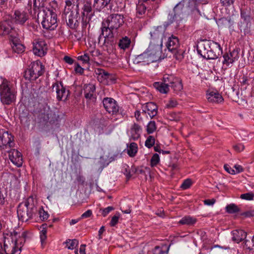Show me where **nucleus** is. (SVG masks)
<instances>
[{
	"mask_svg": "<svg viewBox=\"0 0 254 254\" xmlns=\"http://www.w3.org/2000/svg\"><path fill=\"white\" fill-rule=\"evenodd\" d=\"M92 214V212L91 210H87L83 213L81 216V218H87L90 217Z\"/></svg>",
	"mask_w": 254,
	"mask_h": 254,
	"instance_id": "69168bd1",
	"label": "nucleus"
},
{
	"mask_svg": "<svg viewBox=\"0 0 254 254\" xmlns=\"http://www.w3.org/2000/svg\"><path fill=\"white\" fill-rule=\"evenodd\" d=\"M42 115L44 121H49L50 123L54 122L57 118L55 113L47 105L44 107Z\"/></svg>",
	"mask_w": 254,
	"mask_h": 254,
	"instance_id": "412c9836",
	"label": "nucleus"
},
{
	"mask_svg": "<svg viewBox=\"0 0 254 254\" xmlns=\"http://www.w3.org/2000/svg\"><path fill=\"white\" fill-rule=\"evenodd\" d=\"M10 21L5 20L0 22V35H9L12 38L10 40L12 50L18 54L21 53L24 51V46L20 44L18 39L13 35L14 30Z\"/></svg>",
	"mask_w": 254,
	"mask_h": 254,
	"instance_id": "20e7f679",
	"label": "nucleus"
},
{
	"mask_svg": "<svg viewBox=\"0 0 254 254\" xmlns=\"http://www.w3.org/2000/svg\"><path fill=\"white\" fill-rule=\"evenodd\" d=\"M240 198L246 200H252L254 198V193L252 192H249L241 194Z\"/></svg>",
	"mask_w": 254,
	"mask_h": 254,
	"instance_id": "3c124183",
	"label": "nucleus"
},
{
	"mask_svg": "<svg viewBox=\"0 0 254 254\" xmlns=\"http://www.w3.org/2000/svg\"><path fill=\"white\" fill-rule=\"evenodd\" d=\"M179 45V41L177 37L172 35L168 38L166 43V47L170 52L175 54Z\"/></svg>",
	"mask_w": 254,
	"mask_h": 254,
	"instance_id": "4be33fe9",
	"label": "nucleus"
},
{
	"mask_svg": "<svg viewBox=\"0 0 254 254\" xmlns=\"http://www.w3.org/2000/svg\"><path fill=\"white\" fill-rule=\"evenodd\" d=\"M168 118L171 121H178L180 120L181 117L180 113L172 112L169 114Z\"/></svg>",
	"mask_w": 254,
	"mask_h": 254,
	"instance_id": "de8ad7c7",
	"label": "nucleus"
},
{
	"mask_svg": "<svg viewBox=\"0 0 254 254\" xmlns=\"http://www.w3.org/2000/svg\"><path fill=\"white\" fill-rule=\"evenodd\" d=\"M32 44L33 52L35 55L43 57L47 54L48 45L43 39H35L33 40Z\"/></svg>",
	"mask_w": 254,
	"mask_h": 254,
	"instance_id": "9b49d317",
	"label": "nucleus"
},
{
	"mask_svg": "<svg viewBox=\"0 0 254 254\" xmlns=\"http://www.w3.org/2000/svg\"><path fill=\"white\" fill-rule=\"evenodd\" d=\"M174 90L176 92L181 91L183 89V85L179 78L176 77L171 86Z\"/></svg>",
	"mask_w": 254,
	"mask_h": 254,
	"instance_id": "e433bc0d",
	"label": "nucleus"
},
{
	"mask_svg": "<svg viewBox=\"0 0 254 254\" xmlns=\"http://www.w3.org/2000/svg\"><path fill=\"white\" fill-rule=\"evenodd\" d=\"M154 87L162 94H166L169 90V87L162 82H155L153 83Z\"/></svg>",
	"mask_w": 254,
	"mask_h": 254,
	"instance_id": "7c9ffc66",
	"label": "nucleus"
},
{
	"mask_svg": "<svg viewBox=\"0 0 254 254\" xmlns=\"http://www.w3.org/2000/svg\"><path fill=\"white\" fill-rule=\"evenodd\" d=\"M13 136L4 129H0V148L5 149L14 146Z\"/></svg>",
	"mask_w": 254,
	"mask_h": 254,
	"instance_id": "f8f14e48",
	"label": "nucleus"
},
{
	"mask_svg": "<svg viewBox=\"0 0 254 254\" xmlns=\"http://www.w3.org/2000/svg\"><path fill=\"white\" fill-rule=\"evenodd\" d=\"M124 17L121 14H112L102 22V33L98 38L99 44H101V40L104 39L103 45H105L106 38L113 37V31L117 30L124 23Z\"/></svg>",
	"mask_w": 254,
	"mask_h": 254,
	"instance_id": "f257e3e1",
	"label": "nucleus"
},
{
	"mask_svg": "<svg viewBox=\"0 0 254 254\" xmlns=\"http://www.w3.org/2000/svg\"><path fill=\"white\" fill-rule=\"evenodd\" d=\"M13 19L16 24L23 25L28 19V13L21 10H16L13 15Z\"/></svg>",
	"mask_w": 254,
	"mask_h": 254,
	"instance_id": "aec40b11",
	"label": "nucleus"
},
{
	"mask_svg": "<svg viewBox=\"0 0 254 254\" xmlns=\"http://www.w3.org/2000/svg\"><path fill=\"white\" fill-rule=\"evenodd\" d=\"M44 66L38 61L33 62L25 72V77L30 80H35L44 73Z\"/></svg>",
	"mask_w": 254,
	"mask_h": 254,
	"instance_id": "1a4fd4ad",
	"label": "nucleus"
},
{
	"mask_svg": "<svg viewBox=\"0 0 254 254\" xmlns=\"http://www.w3.org/2000/svg\"><path fill=\"white\" fill-rule=\"evenodd\" d=\"M134 117L137 121H141L142 120V118L141 117V112L138 110H136L134 112Z\"/></svg>",
	"mask_w": 254,
	"mask_h": 254,
	"instance_id": "774afa93",
	"label": "nucleus"
},
{
	"mask_svg": "<svg viewBox=\"0 0 254 254\" xmlns=\"http://www.w3.org/2000/svg\"><path fill=\"white\" fill-rule=\"evenodd\" d=\"M39 217L42 221L46 220L48 219L49 215L47 211H45L43 208H40L38 210Z\"/></svg>",
	"mask_w": 254,
	"mask_h": 254,
	"instance_id": "49530a36",
	"label": "nucleus"
},
{
	"mask_svg": "<svg viewBox=\"0 0 254 254\" xmlns=\"http://www.w3.org/2000/svg\"><path fill=\"white\" fill-rule=\"evenodd\" d=\"M88 52L90 58V61L91 62L95 61L101 55L99 50L96 48L94 50L88 51Z\"/></svg>",
	"mask_w": 254,
	"mask_h": 254,
	"instance_id": "ea45409f",
	"label": "nucleus"
},
{
	"mask_svg": "<svg viewBox=\"0 0 254 254\" xmlns=\"http://www.w3.org/2000/svg\"><path fill=\"white\" fill-rule=\"evenodd\" d=\"M170 246L167 245H161L156 246L153 250V254H167Z\"/></svg>",
	"mask_w": 254,
	"mask_h": 254,
	"instance_id": "473e14b6",
	"label": "nucleus"
},
{
	"mask_svg": "<svg viewBox=\"0 0 254 254\" xmlns=\"http://www.w3.org/2000/svg\"><path fill=\"white\" fill-rule=\"evenodd\" d=\"M67 24L68 26L72 29L75 28L79 25V22L78 19V16L76 14L74 15L72 12H71L68 16V21Z\"/></svg>",
	"mask_w": 254,
	"mask_h": 254,
	"instance_id": "c756f323",
	"label": "nucleus"
},
{
	"mask_svg": "<svg viewBox=\"0 0 254 254\" xmlns=\"http://www.w3.org/2000/svg\"><path fill=\"white\" fill-rule=\"evenodd\" d=\"M204 59H206L207 60H213L217 58V56L214 53V52L211 50V49L207 52L205 56L203 57Z\"/></svg>",
	"mask_w": 254,
	"mask_h": 254,
	"instance_id": "603ef678",
	"label": "nucleus"
},
{
	"mask_svg": "<svg viewBox=\"0 0 254 254\" xmlns=\"http://www.w3.org/2000/svg\"><path fill=\"white\" fill-rule=\"evenodd\" d=\"M53 89L57 93V99L58 101H65L67 99L69 92V90L64 87L61 82H56L53 84Z\"/></svg>",
	"mask_w": 254,
	"mask_h": 254,
	"instance_id": "ddd939ff",
	"label": "nucleus"
},
{
	"mask_svg": "<svg viewBox=\"0 0 254 254\" xmlns=\"http://www.w3.org/2000/svg\"><path fill=\"white\" fill-rule=\"evenodd\" d=\"M210 42L208 40H203L198 43L197 46V51L202 57L205 56L206 54L210 49Z\"/></svg>",
	"mask_w": 254,
	"mask_h": 254,
	"instance_id": "b1692460",
	"label": "nucleus"
},
{
	"mask_svg": "<svg viewBox=\"0 0 254 254\" xmlns=\"http://www.w3.org/2000/svg\"><path fill=\"white\" fill-rule=\"evenodd\" d=\"M192 184V180L190 179H187L183 181L180 188L183 190H186L189 189Z\"/></svg>",
	"mask_w": 254,
	"mask_h": 254,
	"instance_id": "c03bdc74",
	"label": "nucleus"
},
{
	"mask_svg": "<svg viewBox=\"0 0 254 254\" xmlns=\"http://www.w3.org/2000/svg\"><path fill=\"white\" fill-rule=\"evenodd\" d=\"M184 2L180 1L174 8L173 13L169 14L168 16V21L166 23V26L175 23L176 27H178L183 20L184 15Z\"/></svg>",
	"mask_w": 254,
	"mask_h": 254,
	"instance_id": "6e6552de",
	"label": "nucleus"
},
{
	"mask_svg": "<svg viewBox=\"0 0 254 254\" xmlns=\"http://www.w3.org/2000/svg\"><path fill=\"white\" fill-rule=\"evenodd\" d=\"M42 17L41 24L43 28L50 31L55 30L58 26L57 15L56 9L45 7L38 14Z\"/></svg>",
	"mask_w": 254,
	"mask_h": 254,
	"instance_id": "39448f33",
	"label": "nucleus"
},
{
	"mask_svg": "<svg viewBox=\"0 0 254 254\" xmlns=\"http://www.w3.org/2000/svg\"><path fill=\"white\" fill-rule=\"evenodd\" d=\"M82 20L83 26H86L91 19L92 14L91 3L89 1H85L82 7Z\"/></svg>",
	"mask_w": 254,
	"mask_h": 254,
	"instance_id": "dca6fc26",
	"label": "nucleus"
},
{
	"mask_svg": "<svg viewBox=\"0 0 254 254\" xmlns=\"http://www.w3.org/2000/svg\"><path fill=\"white\" fill-rule=\"evenodd\" d=\"M163 44L158 43L154 40L150 41L149 45L146 50L152 57L155 62L164 59L162 56Z\"/></svg>",
	"mask_w": 254,
	"mask_h": 254,
	"instance_id": "9d476101",
	"label": "nucleus"
},
{
	"mask_svg": "<svg viewBox=\"0 0 254 254\" xmlns=\"http://www.w3.org/2000/svg\"><path fill=\"white\" fill-rule=\"evenodd\" d=\"M176 78L172 75L165 74L163 76L162 82L169 87Z\"/></svg>",
	"mask_w": 254,
	"mask_h": 254,
	"instance_id": "58836bf2",
	"label": "nucleus"
},
{
	"mask_svg": "<svg viewBox=\"0 0 254 254\" xmlns=\"http://www.w3.org/2000/svg\"><path fill=\"white\" fill-rule=\"evenodd\" d=\"M114 210V207L112 206H108L104 209H101V214L104 216H106L111 211Z\"/></svg>",
	"mask_w": 254,
	"mask_h": 254,
	"instance_id": "13d9d810",
	"label": "nucleus"
},
{
	"mask_svg": "<svg viewBox=\"0 0 254 254\" xmlns=\"http://www.w3.org/2000/svg\"><path fill=\"white\" fill-rule=\"evenodd\" d=\"M234 168L235 170L231 169V171L229 172V174L234 175L242 172L244 171V169L242 166L239 165H235L234 166Z\"/></svg>",
	"mask_w": 254,
	"mask_h": 254,
	"instance_id": "864d4df0",
	"label": "nucleus"
},
{
	"mask_svg": "<svg viewBox=\"0 0 254 254\" xmlns=\"http://www.w3.org/2000/svg\"><path fill=\"white\" fill-rule=\"evenodd\" d=\"M78 60L82 62L83 64H88L90 61V56L88 53H85L84 55L79 56L77 58Z\"/></svg>",
	"mask_w": 254,
	"mask_h": 254,
	"instance_id": "8fccbe9b",
	"label": "nucleus"
},
{
	"mask_svg": "<svg viewBox=\"0 0 254 254\" xmlns=\"http://www.w3.org/2000/svg\"><path fill=\"white\" fill-rule=\"evenodd\" d=\"M117 45L121 50L125 51L130 48L131 45V39L127 36H123L119 39Z\"/></svg>",
	"mask_w": 254,
	"mask_h": 254,
	"instance_id": "393cba45",
	"label": "nucleus"
},
{
	"mask_svg": "<svg viewBox=\"0 0 254 254\" xmlns=\"http://www.w3.org/2000/svg\"><path fill=\"white\" fill-rule=\"evenodd\" d=\"M206 97L209 102L218 103L221 102L222 99V96L217 91H208L206 94Z\"/></svg>",
	"mask_w": 254,
	"mask_h": 254,
	"instance_id": "cd10ccee",
	"label": "nucleus"
},
{
	"mask_svg": "<svg viewBox=\"0 0 254 254\" xmlns=\"http://www.w3.org/2000/svg\"><path fill=\"white\" fill-rule=\"evenodd\" d=\"M136 16L138 18H141L146 12V6L142 3H138L136 5Z\"/></svg>",
	"mask_w": 254,
	"mask_h": 254,
	"instance_id": "4c0bfd02",
	"label": "nucleus"
},
{
	"mask_svg": "<svg viewBox=\"0 0 254 254\" xmlns=\"http://www.w3.org/2000/svg\"><path fill=\"white\" fill-rule=\"evenodd\" d=\"M88 51L92 50L96 48V42L91 38L88 39L87 44Z\"/></svg>",
	"mask_w": 254,
	"mask_h": 254,
	"instance_id": "5fc2aeb1",
	"label": "nucleus"
},
{
	"mask_svg": "<svg viewBox=\"0 0 254 254\" xmlns=\"http://www.w3.org/2000/svg\"><path fill=\"white\" fill-rule=\"evenodd\" d=\"M177 101L174 99H170L166 104V107L168 108H174L177 105Z\"/></svg>",
	"mask_w": 254,
	"mask_h": 254,
	"instance_id": "4d7b16f0",
	"label": "nucleus"
},
{
	"mask_svg": "<svg viewBox=\"0 0 254 254\" xmlns=\"http://www.w3.org/2000/svg\"><path fill=\"white\" fill-rule=\"evenodd\" d=\"M138 151V146L136 143L131 142L127 145V152L129 156L134 157Z\"/></svg>",
	"mask_w": 254,
	"mask_h": 254,
	"instance_id": "f704fd0d",
	"label": "nucleus"
},
{
	"mask_svg": "<svg viewBox=\"0 0 254 254\" xmlns=\"http://www.w3.org/2000/svg\"><path fill=\"white\" fill-rule=\"evenodd\" d=\"M25 232L21 234L15 231L11 233L10 235L5 238L3 250L5 254H15L21 251V248L25 241Z\"/></svg>",
	"mask_w": 254,
	"mask_h": 254,
	"instance_id": "f03ea898",
	"label": "nucleus"
},
{
	"mask_svg": "<svg viewBox=\"0 0 254 254\" xmlns=\"http://www.w3.org/2000/svg\"><path fill=\"white\" fill-rule=\"evenodd\" d=\"M234 148L236 151L241 152L244 149L245 146L242 143H238L234 146Z\"/></svg>",
	"mask_w": 254,
	"mask_h": 254,
	"instance_id": "e2e57ef3",
	"label": "nucleus"
},
{
	"mask_svg": "<svg viewBox=\"0 0 254 254\" xmlns=\"http://www.w3.org/2000/svg\"><path fill=\"white\" fill-rule=\"evenodd\" d=\"M156 129V124L154 121H150L147 125L146 131L148 133H152Z\"/></svg>",
	"mask_w": 254,
	"mask_h": 254,
	"instance_id": "37998d69",
	"label": "nucleus"
},
{
	"mask_svg": "<svg viewBox=\"0 0 254 254\" xmlns=\"http://www.w3.org/2000/svg\"><path fill=\"white\" fill-rule=\"evenodd\" d=\"M102 102L105 109L109 114L119 115L122 118L127 116L126 111L122 107H120L113 98H104Z\"/></svg>",
	"mask_w": 254,
	"mask_h": 254,
	"instance_id": "0eeeda50",
	"label": "nucleus"
},
{
	"mask_svg": "<svg viewBox=\"0 0 254 254\" xmlns=\"http://www.w3.org/2000/svg\"><path fill=\"white\" fill-rule=\"evenodd\" d=\"M74 70L76 73L82 74L84 73V69L82 68L78 63L75 64Z\"/></svg>",
	"mask_w": 254,
	"mask_h": 254,
	"instance_id": "bf43d9fd",
	"label": "nucleus"
},
{
	"mask_svg": "<svg viewBox=\"0 0 254 254\" xmlns=\"http://www.w3.org/2000/svg\"><path fill=\"white\" fill-rule=\"evenodd\" d=\"M94 73L97 76L98 80L103 84H109V80L112 79V75L102 68H95Z\"/></svg>",
	"mask_w": 254,
	"mask_h": 254,
	"instance_id": "6ab92c4d",
	"label": "nucleus"
},
{
	"mask_svg": "<svg viewBox=\"0 0 254 254\" xmlns=\"http://www.w3.org/2000/svg\"><path fill=\"white\" fill-rule=\"evenodd\" d=\"M95 86L93 84H88L85 85L84 94L86 99L91 100L94 99L93 93L95 91Z\"/></svg>",
	"mask_w": 254,
	"mask_h": 254,
	"instance_id": "c85d7f7f",
	"label": "nucleus"
},
{
	"mask_svg": "<svg viewBox=\"0 0 254 254\" xmlns=\"http://www.w3.org/2000/svg\"><path fill=\"white\" fill-rule=\"evenodd\" d=\"M17 91L13 84L6 79H3L0 84V99L4 105H10L16 98Z\"/></svg>",
	"mask_w": 254,
	"mask_h": 254,
	"instance_id": "7ed1b4c3",
	"label": "nucleus"
},
{
	"mask_svg": "<svg viewBox=\"0 0 254 254\" xmlns=\"http://www.w3.org/2000/svg\"><path fill=\"white\" fill-rule=\"evenodd\" d=\"M39 230L41 244L43 245L47 239V224L46 223L42 224L40 227Z\"/></svg>",
	"mask_w": 254,
	"mask_h": 254,
	"instance_id": "72a5a7b5",
	"label": "nucleus"
},
{
	"mask_svg": "<svg viewBox=\"0 0 254 254\" xmlns=\"http://www.w3.org/2000/svg\"><path fill=\"white\" fill-rule=\"evenodd\" d=\"M196 222V219L190 216L183 217L178 222L181 225H193Z\"/></svg>",
	"mask_w": 254,
	"mask_h": 254,
	"instance_id": "2f4dec72",
	"label": "nucleus"
},
{
	"mask_svg": "<svg viewBox=\"0 0 254 254\" xmlns=\"http://www.w3.org/2000/svg\"><path fill=\"white\" fill-rule=\"evenodd\" d=\"M147 113L149 116L152 118L155 116L158 113L157 105L153 102H148L142 107V113Z\"/></svg>",
	"mask_w": 254,
	"mask_h": 254,
	"instance_id": "5701e85b",
	"label": "nucleus"
},
{
	"mask_svg": "<svg viewBox=\"0 0 254 254\" xmlns=\"http://www.w3.org/2000/svg\"><path fill=\"white\" fill-rule=\"evenodd\" d=\"M155 144V138L152 136H149L146 139L145 145L148 148L152 147Z\"/></svg>",
	"mask_w": 254,
	"mask_h": 254,
	"instance_id": "09e8293b",
	"label": "nucleus"
},
{
	"mask_svg": "<svg viewBox=\"0 0 254 254\" xmlns=\"http://www.w3.org/2000/svg\"><path fill=\"white\" fill-rule=\"evenodd\" d=\"M226 211L229 213H234L239 211V208L234 204H230L228 205L226 208Z\"/></svg>",
	"mask_w": 254,
	"mask_h": 254,
	"instance_id": "a18cd8bd",
	"label": "nucleus"
},
{
	"mask_svg": "<svg viewBox=\"0 0 254 254\" xmlns=\"http://www.w3.org/2000/svg\"><path fill=\"white\" fill-rule=\"evenodd\" d=\"M119 217L118 216L114 215L111 219L110 222V226H115L119 221Z\"/></svg>",
	"mask_w": 254,
	"mask_h": 254,
	"instance_id": "052dcab7",
	"label": "nucleus"
},
{
	"mask_svg": "<svg viewBox=\"0 0 254 254\" xmlns=\"http://www.w3.org/2000/svg\"><path fill=\"white\" fill-rule=\"evenodd\" d=\"M232 239L233 241L239 243L244 240L247 236V233L242 230H235L231 232Z\"/></svg>",
	"mask_w": 254,
	"mask_h": 254,
	"instance_id": "a878e982",
	"label": "nucleus"
},
{
	"mask_svg": "<svg viewBox=\"0 0 254 254\" xmlns=\"http://www.w3.org/2000/svg\"><path fill=\"white\" fill-rule=\"evenodd\" d=\"M111 0H94L93 5L96 8L101 9L106 6Z\"/></svg>",
	"mask_w": 254,
	"mask_h": 254,
	"instance_id": "c9c22d12",
	"label": "nucleus"
},
{
	"mask_svg": "<svg viewBox=\"0 0 254 254\" xmlns=\"http://www.w3.org/2000/svg\"><path fill=\"white\" fill-rule=\"evenodd\" d=\"M64 60L66 63L70 65L73 64L74 62V60L71 58L67 56H65L64 57Z\"/></svg>",
	"mask_w": 254,
	"mask_h": 254,
	"instance_id": "338daca9",
	"label": "nucleus"
},
{
	"mask_svg": "<svg viewBox=\"0 0 254 254\" xmlns=\"http://www.w3.org/2000/svg\"><path fill=\"white\" fill-rule=\"evenodd\" d=\"M238 53L235 51H233L229 53H226L223 55V64H226L229 65L237 59Z\"/></svg>",
	"mask_w": 254,
	"mask_h": 254,
	"instance_id": "bb28decb",
	"label": "nucleus"
},
{
	"mask_svg": "<svg viewBox=\"0 0 254 254\" xmlns=\"http://www.w3.org/2000/svg\"><path fill=\"white\" fill-rule=\"evenodd\" d=\"M160 162L159 155L157 154H154L150 159V166L151 167L156 166Z\"/></svg>",
	"mask_w": 254,
	"mask_h": 254,
	"instance_id": "a19ab883",
	"label": "nucleus"
},
{
	"mask_svg": "<svg viewBox=\"0 0 254 254\" xmlns=\"http://www.w3.org/2000/svg\"><path fill=\"white\" fill-rule=\"evenodd\" d=\"M36 211L37 208L34 204H30L28 201H25L19 204L17 213L19 220L27 222L32 218Z\"/></svg>",
	"mask_w": 254,
	"mask_h": 254,
	"instance_id": "423d86ee",
	"label": "nucleus"
},
{
	"mask_svg": "<svg viewBox=\"0 0 254 254\" xmlns=\"http://www.w3.org/2000/svg\"><path fill=\"white\" fill-rule=\"evenodd\" d=\"M141 132V126L135 123L132 124L127 130L128 136L133 140L138 139L140 137Z\"/></svg>",
	"mask_w": 254,
	"mask_h": 254,
	"instance_id": "a211bd4d",
	"label": "nucleus"
},
{
	"mask_svg": "<svg viewBox=\"0 0 254 254\" xmlns=\"http://www.w3.org/2000/svg\"><path fill=\"white\" fill-rule=\"evenodd\" d=\"M166 22H165L163 26H158L154 28L152 31L150 32V41L154 40L158 43L163 44L162 38L164 33L168 26L166 25Z\"/></svg>",
	"mask_w": 254,
	"mask_h": 254,
	"instance_id": "4468645a",
	"label": "nucleus"
},
{
	"mask_svg": "<svg viewBox=\"0 0 254 254\" xmlns=\"http://www.w3.org/2000/svg\"><path fill=\"white\" fill-rule=\"evenodd\" d=\"M45 0H33V6L35 8H39L40 7L44 6Z\"/></svg>",
	"mask_w": 254,
	"mask_h": 254,
	"instance_id": "6e6d98bb",
	"label": "nucleus"
},
{
	"mask_svg": "<svg viewBox=\"0 0 254 254\" xmlns=\"http://www.w3.org/2000/svg\"><path fill=\"white\" fill-rule=\"evenodd\" d=\"M215 201H216V200L214 198L208 199L204 200L203 203L206 205L212 206L215 203Z\"/></svg>",
	"mask_w": 254,
	"mask_h": 254,
	"instance_id": "0e129e2a",
	"label": "nucleus"
},
{
	"mask_svg": "<svg viewBox=\"0 0 254 254\" xmlns=\"http://www.w3.org/2000/svg\"><path fill=\"white\" fill-rule=\"evenodd\" d=\"M8 157L10 161L17 167L23 164L22 155L21 152L16 149H11L8 152Z\"/></svg>",
	"mask_w": 254,
	"mask_h": 254,
	"instance_id": "2eb2a0df",
	"label": "nucleus"
},
{
	"mask_svg": "<svg viewBox=\"0 0 254 254\" xmlns=\"http://www.w3.org/2000/svg\"><path fill=\"white\" fill-rule=\"evenodd\" d=\"M75 254H86L85 253V245H81L80 247L79 250H76L74 252Z\"/></svg>",
	"mask_w": 254,
	"mask_h": 254,
	"instance_id": "680f3d73",
	"label": "nucleus"
},
{
	"mask_svg": "<svg viewBox=\"0 0 254 254\" xmlns=\"http://www.w3.org/2000/svg\"><path fill=\"white\" fill-rule=\"evenodd\" d=\"M146 50L142 54L137 55L135 59L134 62L136 64H140L141 65H145L149 64L150 63L155 62L151 56Z\"/></svg>",
	"mask_w": 254,
	"mask_h": 254,
	"instance_id": "f3484780",
	"label": "nucleus"
},
{
	"mask_svg": "<svg viewBox=\"0 0 254 254\" xmlns=\"http://www.w3.org/2000/svg\"><path fill=\"white\" fill-rule=\"evenodd\" d=\"M66 247L70 250H73L76 247L78 242L76 239L68 240L65 242Z\"/></svg>",
	"mask_w": 254,
	"mask_h": 254,
	"instance_id": "79ce46f5",
	"label": "nucleus"
}]
</instances>
